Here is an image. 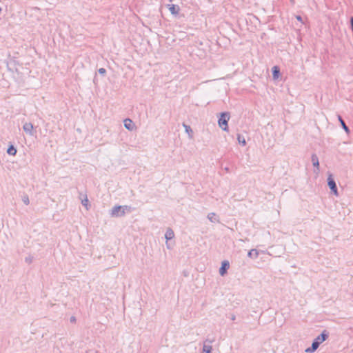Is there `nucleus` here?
<instances>
[{"label": "nucleus", "instance_id": "obj_1", "mask_svg": "<svg viewBox=\"0 0 353 353\" xmlns=\"http://www.w3.org/2000/svg\"><path fill=\"white\" fill-rule=\"evenodd\" d=\"M329 337V332L327 330H323L320 334H319L312 341L310 347H307L305 350L306 353L314 352L319 345L326 341Z\"/></svg>", "mask_w": 353, "mask_h": 353}, {"label": "nucleus", "instance_id": "obj_2", "mask_svg": "<svg viewBox=\"0 0 353 353\" xmlns=\"http://www.w3.org/2000/svg\"><path fill=\"white\" fill-rule=\"evenodd\" d=\"M230 118L229 112H222L218 116V125L223 131L228 132V121Z\"/></svg>", "mask_w": 353, "mask_h": 353}, {"label": "nucleus", "instance_id": "obj_3", "mask_svg": "<svg viewBox=\"0 0 353 353\" xmlns=\"http://www.w3.org/2000/svg\"><path fill=\"white\" fill-rule=\"evenodd\" d=\"M327 182V185L331 190V192L333 193L334 195L338 196L339 192H338V188L336 186V183L333 177V175L330 173L328 174Z\"/></svg>", "mask_w": 353, "mask_h": 353}, {"label": "nucleus", "instance_id": "obj_4", "mask_svg": "<svg viewBox=\"0 0 353 353\" xmlns=\"http://www.w3.org/2000/svg\"><path fill=\"white\" fill-rule=\"evenodd\" d=\"M125 215V208L122 205L114 206L110 212L112 217H121Z\"/></svg>", "mask_w": 353, "mask_h": 353}, {"label": "nucleus", "instance_id": "obj_5", "mask_svg": "<svg viewBox=\"0 0 353 353\" xmlns=\"http://www.w3.org/2000/svg\"><path fill=\"white\" fill-rule=\"evenodd\" d=\"M230 268V263L227 260H224L221 263V266L219 268V274L221 276H224L228 270Z\"/></svg>", "mask_w": 353, "mask_h": 353}, {"label": "nucleus", "instance_id": "obj_6", "mask_svg": "<svg viewBox=\"0 0 353 353\" xmlns=\"http://www.w3.org/2000/svg\"><path fill=\"white\" fill-rule=\"evenodd\" d=\"M311 161L312 162V165L314 168V172H319L320 170V165H319V157L316 154H312L311 156Z\"/></svg>", "mask_w": 353, "mask_h": 353}, {"label": "nucleus", "instance_id": "obj_7", "mask_svg": "<svg viewBox=\"0 0 353 353\" xmlns=\"http://www.w3.org/2000/svg\"><path fill=\"white\" fill-rule=\"evenodd\" d=\"M272 79L274 80H277L281 77V70L280 67L278 65H274L272 68Z\"/></svg>", "mask_w": 353, "mask_h": 353}, {"label": "nucleus", "instance_id": "obj_8", "mask_svg": "<svg viewBox=\"0 0 353 353\" xmlns=\"http://www.w3.org/2000/svg\"><path fill=\"white\" fill-rule=\"evenodd\" d=\"M167 6L172 14L176 16L179 13L180 8L178 5L168 4Z\"/></svg>", "mask_w": 353, "mask_h": 353}, {"label": "nucleus", "instance_id": "obj_9", "mask_svg": "<svg viewBox=\"0 0 353 353\" xmlns=\"http://www.w3.org/2000/svg\"><path fill=\"white\" fill-rule=\"evenodd\" d=\"M33 125L31 123H26L23 125V130L30 135H33Z\"/></svg>", "mask_w": 353, "mask_h": 353}, {"label": "nucleus", "instance_id": "obj_10", "mask_svg": "<svg viewBox=\"0 0 353 353\" xmlns=\"http://www.w3.org/2000/svg\"><path fill=\"white\" fill-rule=\"evenodd\" d=\"M124 126L128 130H132L134 128V123L130 119H125L123 121Z\"/></svg>", "mask_w": 353, "mask_h": 353}, {"label": "nucleus", "instance_id": "obj_11", "mask_svg": "<svg viewBox=\"0 0 353 353\" xmlns=\"http://www.w3.org/2000/svg\"><path fill=\"white\" fill-rule=\"evenodd\" d=\"M338 119H339V121L340 122L341 128L345 130V132L347 134H349L350 132V128L346 125L345 122L344 121V120L343 119V118L341 115H338Z\"/></svg>", "mask_w": 353, "mask_h": 353}, {"label": "nucleus", "instance_id": "obj_12", "mask_svg": "<svg viewBox=\"0 0 353 353\" xmlns=\"http://www.w3.org/2000/svg\"><path fill=\"white\" fill-rule=\"evenodd\" d=\"M174 237V231L170 228H168L165 234V238L166 241H168L169 240H171Z\"/></svg>", "mask_w": 353, "mask_h": 353}, {"label": "nucleus", "instance_id": "obj_13", "mask_svg": "<svg viewBox=\"0 0 353 353\" xmlns=\"http://www.w3.org/2000/svg\"><path fill=\"white\" fill-rule=\"evenodd\" d=\"M17 150L16 147L13 144L10 143L8 145V148L7 149V153L11 156H15L17 154Z\"/></svg>", "mask_w": 353, "mask_h": 353}, {"label": "nucleus", "instance_id": "obj_14", "mask_svg": "<svg viewBox=\"0 0 353 353\" xmlns=\"http://www.w3.org/2000/svg\"><path fill=\"white\" fill-rule=\"evenodd\" d=\"M248 256L251 259H256L259 256V251L256 249H251L248 252Z\"/></svg>", "mask_w": 353, "mask_h": 353}, {"label": "nucleus", "instance_id": "obj_15", "mask_svg": "<svg viewBox=\"0 0 353 353\" xmlns=\"http://www.w3.org/2000/svg\"><path fill=\"white\" fill-rule=\"evenodd\" d=\"M183 126L185 128V132L188 134L189 138H192L194 132L191 127L185 123H183Z\"/></svg>", "mask_w": 353, "mask_h": 353}, {"label": "nucleus", "instance_id": "obj_16", "mask_svg": "<svg viewBox=\"0 0 353 353\" xmlns=\"http://www.w3.org/2000/svg\"><path fill=\"white\" fill-rule=\"evenodd\" d=\"M237 141H238L240 145H241L242 146H245L246 144H247L244 136H243V135H241L240 134H237Z\"/></svg>", "mask_w": 353, "mask_h": 353}, {"label": "nucleus", "instance_id": "obj_17", "mask_svg": "<svg viewBox=\"0 0 353 353\" xmlns=\"http://www.w3.org/2000/svg\"><path fill=\"white\" fill-rule=\"evenodd\" d=\"M208 218L212 223L219 222V219L215 213H209L208 215Z\"/></svg>", "mask_w": 353, "mask_h": 353}, {"label": "nucleus", "instance_id": "obj_18", "mask_svg": "<svg viewBox=\"0 0 353 353\" xmlns=\"http://www.w3.org/2000/svg\"><path fill=\"white\" fill-rule=\"evenodd\" d=\"M212 347L211 345L204 343L203 347V353H212Z\"/></svg>", "mask_w": 353, "mask_h": 353}, {"label": "nucleus", "instance_id": "obj_19", "mask_svg": "<svg viewBox=\"0 0 353 353\" xmlns=\"http://www.w3.org/2000/svg\"><path fill=\"white\" fill-rule=\"evenodd\" d=\"M22 201L26 205H28L30 203L29 197L27 194L23 196Z\"/></svg>", "mask_w": 353, "mask_h": 353}, {"label": "nucleus", "instance_id": "obj_20", "mask_svg": "<svg viewBox=\"0 0 353 353\" xmlns=\"http://www.w3.org/2000/svg\"><path fill=\"white\" fill-rule=\"evenodd\" d=\"M98 72L99 74L105 76V74H106V70L103 68H101L98 70Z\"/></svg>", "mask_w": 353, "mask_h": 353}, {"label": "nucleus", "instance_id": "obj_21", "mask_svg": "<svg viewBox=\"0 0 353 353\" xmlns=\"http://www.w3.org/2000/svg\"><path fill=\"white\" fill-rule=\"evenodd\" d=\"M214 341V338L213 339L208 338L205 339L204 343L208 344V345H211Z\"/></svg>", "mask_w": 353, "mask_h": 353}, {"label": "nucleus", "instance_id": "obj_22", "mask_svg": "<svg viewBox=\"0 0 353 353\" xmlns=\"http://www.w3.org/2000/svg\"><path fill=\"white\" fill-rule=\"evenodd\" d=\"M88 202H89V201L87 198V196H85V199L81 201L82 205L85 207L88 205Z\"/></svg>", "mask_w": 353, "mask_h": 353}, {"label": "nucleus", "instance_id": "obj_23", "mask_svg": "<svg viewBox=\"0 0 353 353\" xmlns=\"http://www.w3.org/2000/svg\"><path fill=\"white\" fill-rule=\"evenodd\" d=\"M122 207H123V208H125V212L127 211V212H130L131 211V207L130 206H128V205H122Z\"/></svg>", "mask_w": 353, "mask_h": 353}, {"label": "nucleus", "instance_id": "obj_24", "mask_svg": "<svg viewBox=\"0 0 353 353\" xmlns=\"http://www.w3.org/2000/svg\"><path fill=\"white\" fill-rule=\"evenodd\" d=\"M296 19H297V21H299V22L303 23V18L301 15H296Z\"/></svg>", "mask_w": 353, "mask_h": 353}, {"label": "nucleus", "instance_id": "obj_25", "mask_svg": "<svg viewBox=\"0 0 353 353\" xmlns=\"http://www.w3.org/2000/svg\"><path fill=\"white\" fill-rule=\"evenodd\" d=\"M25 261L26 263H30L32 262V259L30 257H26Z\"/></svg>", "mask_w": 353, "mask_h": 353}, {"label": "nucleus", "instance_id": "obj_26", "mask_svg": "<svg viewBox=\"0 0 353 353\" xmlns=\"http://www.w3.org/2000/svg\"><path fill=\"white\" fill-rule=\"evenodd\" d=\"M70 321L71 323H74L76 322V318L74 316H71Z\"/></svg>", "mask_w": 353, "mask_h": 353}, {"label": "nucleus", "instance_id": "obj_27", "mask_svg": "<svg viewBox=\"0 0 353 353\" xmlns=\"http://www.w3.org/2000/svg\"><path fill=\"white\" fill-rule=\"evenodd\" d=\"M232 321H234L236 319V316L234 314H232L230 317Z\"/></svg>", "mask_w": 353, "mask_h": 353}, {"label": "nucleus", "instance_id": "obj_28", "mask_svg": "<svg viewBox=\"0 0 353 353\" xmlns=\"http://www.w3.org/2000/svg\"><path fill=\"white\" fill-rule=\"evenodd\" d=\"M290 1L291 3H292V5H293V4H294V3H295V1H294V0H290Z\"/></svg>", "mask_w": 353, "mask_h": 353}, {"label": "nucleus", "instance_id": "obj_29", "mask_svg": "<svg viewBox=\"0 0 353 353\" xmlns=\"http://www.w3.org/2000/svg\"><path fill=\"white\" fill-rule=\"evenodd\" d=\"M1 12H2V8L0 7V14L1 13Z\"/></svg>", "mask_w": 353, "mask_h": 353}, {"label": "nucleus", "instance_id": "obj_30", "mask_svg": "<svg viewBox=\"0 0 353 353\" xmlns=\"http://www.w3.org/2000/svg\"><path fill=\"white\" fill-rule=\"evenodd\" d=\"M96 78H97V77L95 76V77H94V82H95Z\"/></svg>", "mask_w": 353, "mask_h": 353}, {"label": "nucleus", "instance_id": "obj_31", "mask_svg": "<svg viewBox=\"0 0 353 353\" xmlns=\"http://www.w3.org/2000/svg\"><path fill=\"white\" fill-rule=\"evenodd\" d=\"M228 170H229V168H226L225 171H228Z\"/></svg>", "mask_w": 353, "mask_h": 353}, {"label": "nucleus", "instance_id": "obj_32", "mask_svg": "<svg viewBox=\"0 0 353 353\" xmlns=\"http://www.w3.org/2000/svg\"><path fill=\"white\" fill-rule=\"evenodd\" d=\"M172 0H170V1H172Z\"/></svg>", "mask_w": 353, "mask_h": 353}]
</instances>
